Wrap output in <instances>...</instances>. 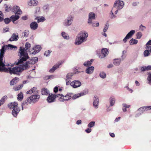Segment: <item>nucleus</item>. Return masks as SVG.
Listing matches in <instances>:
<instances>
[{
  "label": "nucleus",
  "instance_id": "37998d69",
  "mask_svg": "<svg viewBox=\"0 0 151 151\" xmlns=\"http://www.w3.org/2000/svg\"><path fill=\"white\" fill-rule=\"evenodd\" d=\"M95 122L94 121L90 122L88 125V127L90 128H92L94 126Z\"/></svg>",
  "mask_w": 151,
  "mask_h": 151
},
{
  "label": "nucleus",
  "instance_id": "a878e982",
  "mask_svg": "<svg viewBox=\"0 0 151 151\" xmlns=\"http://www.w3.org/2000/svg\"><path fill=\"white\" fill-rule=\"evenodd\" d=\"M38 59L37 57H33L31 58L30 61H28L27 62H29V63H28V65L30 64H35L37 63L38 61Z\"/></svg>",
  "mask_w": 151,
  "mask_h": 151
},
{
  "label": "nucleus",
  "instance_id": "dca6fc26",
  "mask_svg": "<svg viewBox=\"0 0 151 151\" xmlns=\"http://www.w3.org/2000/svg\"><path fill=\"white\" fill-rule=\"evenodd\" d=\"M19 39L18 34L17 33H13L11 37L9 39V41H17Z\"/></svg>",
  "mask_w": 151,
  "mask_h": 151
},
{
  "label": "nucleus",
  "instance_id": "2f4dec72",
  "mask_svg": "<svg viewBox=\"0 0 151 151\" xmlns=\"http://www.w3.org/2000/svg\"><path fill=\"white\" fill-rule=\"evenodd\" d=\"M110 106H112L114 105L115 102V98L114 97H111L109 99Z\"/></svg>",
  "mask_w": 151,
  "mask_h": 151
},
{
  "label": "nucleus",
  "instance_id": "052dcab7",
  "mask_svg": "<svg viewBox=\"0 0 151 151\" xmlns=\"http://www.w3.org/2000/svg\"><path fill=\"white\" fill-rule=\"evenodd\" d=\"M110 17L111 19H113L116 17V16L114 14L112 10H111V12Z\"/></svg>",
  "mask_w": 151,
  "mask_h": 151
},
{
  "label": "nucleus",
  "instance_id": "e433bc0d",
  "mask_svg": "<svg viewBox=\"0 0 151 151\" xmlns=\"http://www.w3.org/2000/svg\"><path fill=\"white\" fill-rule=\"evenodd\" d=\"M138 42L137 40L133 38L131 39L129 41V44L130 45L137 44Z\"/></svg>",
  "mask_w": 151,
  "mask_h": 151
},
{
  "label": "nucleus",
  "instance_id": "8fccbe9b",
  "mask_svg": "<svg viewBox=\"0 0 151 151\" xmlns=\"http://www.w3.org/2000/svg\"><path fill=\"white\" fill-rule=\"evenodd\" d=\"M109 27V24L108 23H106L105 24V26L104 27L103 31L104 32H105L107 31V30L108 29V28Z\"/></svg>",
  "mask_w": 151,
  "mask_h": 151
},
{
  "label": "nucleus",
  "instance_id": "c85d7f7f",
  "mask_svg": "<svg viewBox=\"0 0 151 151\" xmlns=\"http://www.w3.org/2000/svg\"><path fill=\"white\" fill-rule=\"evenodd\" d=\"M140 70L141 71L144 72L146 70H151V65H148L147 66H143L141 68Z\"/></svg>",
  "mask_w": 151,
  "mask_h": 151
},
{
  "label": "nucleus",
  "instance_id": "0eeeda50",
  "mask_svg": "<svg viewBox=\"0 0 151 151\" xmlns=\"http://www.w3.org/2000/svg\"><path fill=\"white\" fill-rule=\"evenodd\" d=\"M124 2L120 0H116L114 5L113 7L116 8L118 10L122 9L124 5Z\"/></svg>",
  "mask_w": 151,
  "mask_h": 151
},
{
  "label": "nucleus",
  "instance_id": "a19ab883",
  "mask_svg": "<svg viewBox=\"0 0 151 151\" xmlns=\"http://www.w3.org/2000/svg\"><path fill=\"white\" fill-rule=\"evenodd\" d=\"M7 98V97L6 96H4L2 97L0 100V104L1 105L4 103L5 100H6Z\"/></svg>",
  "mask_w": 151,
  "mask_h": 151
},
{
  "label": "nucleus",
  "instance_id": "603ef678",
  "mask_svg": "<svg viewBox=\"0 0 151 151\" xmlns=\"http://www.w3.org/2000/svg\"><path fill=\"white\" fill-rule=\"evenodd\" d=\"M100 77L102 78H106V73L104 72H101L99 74Z\"/></svg>",
  "mask_w": 151,
  "mask_h": 151
},
{
  "label": "nucleus",
  "instance_id": "3c124183",
  "mask_svg": "<svg viewBox=\"0 0 151 151\" xmlns=\"http://www.w3.org/2000/svg\"><path fill=\"white\" fill-rule=\"evenodd\" d=\"M4 14L1 11H0V22H2L4 20Z\"/></svg>",
  "mask_w": 151,
  "mask_h": 151
},
{
  "label": "nucleus",
  "instance_id": "774afa93",
  "mask_svg": "<svg viewBox=\"0 0 151 151\" xmlns=\"http://www.w3.org/2000/svg\"><path fill=\"white\" fill-rule=\"evenodd\" d=\"M9 30L8 27H6L4 28L3 32H8Z\"/></svg>",
  "mask_w": 151,
  "mask_h": 151
},
{
  "label": "nucleus",
  "instance_id": "423d86ee",
  "mask_svg": "<svg viewBox=\"0 0 151 151\" xmlns=\"http://www.w3.org/2000/svg\"><path fill=\"white\" fill-rule=\"evenodd\" d=\"M73 17L72 15H69L64 20L63 22V25L66 27L70 25L73 22Z\"/></svg>",
  "mask_w": 151,
  "mask_h": 151
},
{
  "label": "nucleus",
  "instance_id": "9d476101",
  "mask_svg": "<svg viewBox=\"0 0 151 151\" xmlns=\"http://www.w3.org/2000/svg\"><path fill=\"white\" fill-rule=\"evenodd\" d=\"M101 53L98 55L100 58H102L105 57L108 54L109 51L108 49L104 48L102 49L101 50Z\"/></svg>",
  "mask_w": 151,
  "mask_h": 151
},
{
  "label": "nucleus",
  "instance_id": "4468645a",
  "mask_svg": "<svg viewBox=\"0 0 151 151\" xmlns=\"http://www.w3.org/2000/svg\"><path fill=\"white\" fill-rule=\"evenodd\" d=\"M12 11L13 12L15 13V14L20 15L22 13V12L20 9V8L18 6H14L12 9Z\"/></svg>",
  "mask_w": 151,
  "mask_h": 151
},
{
  "label": "nucleus",
  "instance_id": "20e7f679",
  "mask_svg": "<svg viewBox=\"0 0 151 151\" xmlns=\"http://www.w3.org/2000/svg\"><path fill=\"white\" fill-rule=\"evenodd\" d=\"M17 46L11 44L3 45L1 49L0 50V62H2V61H3V57L4 56V53L6 49L10 48L11 50H12L13 48L17 49Z\"/></svg>",
  "mask_w": 151,
  "mask_h": 151
},
{
  "label": "nucleus",
  "instance_id": "f03ea898",
  "mask_svg": "<svg viewBox=\"0 0 151 151\" xmlns=\"http://www.w3.org/2000/svg\"><path fill=\"white\" fill-rule=\"evenodd\" d=\"M25 47H20L19 52L20 54V59L19 60V63H22L23 61H26L29 58L27 50H29L31 47V44L28 42H27L25 45Z\"/></svg>",
  "mask_w": 151,
  "mask_h": 151
},
{
  "label": "nucleus",
  "instance_id": "f257e3e1",
  "mask_svg": "<svg viewBox=\"0 0 151 151\" xmlns=\"http://www.w3.org/2000/svg\"><path fill=\"white\" fill-rule=\"evenodd\" d=\"M24 61H23L22 63H19L18 61L17 64L19 65L12 68H6L5 66H8L9 65V64L5 65L4 60L2 61V62H0V72L9 73L11 74L19 75L20 73L24 70L28 68V63H29V62H27L24 64Z\"/></svg>",
  "mask_w": 151,
  "mask_h": 151
},
{
  "label": "nucleus",
  "instance_id": "79ce46f5",
  "mask_svg": "<svg viewBox=\"0 0 151 151\" xmlns=\"http://www.w3.org/2000/svg\"><path fill=\"white\" fill-rule=\"evenodd\" d=\"M88 93V90L86 89L83 91L79 93L80 96H84Z\"/></svg>",
  "mask_w": 151,
  "mask_h": 151
},
{
  "label": "nucleus",
  "instance_id": "c9c22d12",
  "mask_svg": "<svg viewBox=\"0 0 151 151\" xmlns=\"http://www.w3.org/2000/svg\"><path fill=\"white\" fill-rule=\"evenodd\" d=\"M146 49H149L151 52V40H149L146 44Z\"/></svg>",
  "mask_w": 151,
  "mask_h": 151
},
{
  "label": "nucleus",
  "instance_id": "393cba45",
  "mask_svg": "<svg viewBox=\"0 0 151 151\" xmlns=\"http://www.w3.org/2000/svg\"><path fill=\"white\" fill-rule=\"evenodd\" d=\"M19 80V78L15 77L10 82V85L13 86L17 84Z\"/></svg>",
  "mask_w": 151,
  "mask_h": 151
},
{
  "label": "nucleus",
  "instance_id": "13d9d810",
  "mask_svg": "<svg viewBox=\"0 0 151 151\" xmlns=\"http://www.w3.org/2000/svg\"><path fill=\"white\" fill-rule=\"evenodd\" d=\"M51 52H52L51 51L49 50L45 51L44 53V55L46 57L49 56L50 55V53H51Z\"/></svg>",
  "mask_w": 151,
  "mask_h": 151
},
{
  "label": "nucleus",
  "instance_id": "bf43d9fd",
  "mask_svg": "<svg viewBox=\"0 0 151 151\" xmlns=\"http://www.w3.org/2000/svg\"><path fill=\"white\" fill-rule=\"evenodd\" d=\"M79 97H80L79 93L76 94L74 95L72 97V98L73 99H75Z\"/></svg>",
  "mask_w": 151,
  "mask_h": 151
},
{
  "label": "nucleus",
  "instance_id": "ddd939ff",
  "mask_svg": "<svg viewBox=\"0 0 151 151\" xmlns=\"http://www.w3.org/2000/svg\"><path fill=\"white\" fill-rule=\"evenodd\" d=\"M135 31L134 30H132L130 31L126 35L124 38L123 39V41L126 43L127 42V40L128 39L131 37L132 35L134 34Z\"/></svg>",
  "mask_w": 151,
  "mask_h": 151
},
{
  "label": "nucleus",
  "instance_id": "09e8293b",
  "mask_svg": "<svg viewBox=\"0 0 151 151\" xmlns=\"http://www.w3.org/2000/svg\"><path fill=\"white\" fill-rule=\"evenodd\" d=\"M147 83L151 85V73L149 74L147 78Z\"/></svg>",
  "mask_w": 151,
  "mask_h": 151
},
{
  "label": "nucleus",
  "instance_id": "680f3d73",
  "mask_svg": "<svg viewBox=\"0 0 151 151\" xmlns=\"http://www.w3.org/2000/svg\"><path fill=\"white\" fill-rule=\"evenodd\" d=\"M11 9L10 7H9L7 5H6L5 7V10L6 12H9L11 10Z\"/></svg>",
  "mask_w": 151,
  "mask_h": 151
},
{
  "label": "nucleus",
  "instance_id": "4be33fe9",
  "mask_svg": "<svg viewBox=\"0 0 151 151\" xmlns=\"http://www.w3.org/2000/svg\"><path fill=\"white\" fill-rule=\"evenodd\" d=\"M73 95V93H68L65 96H63V98L64 101H68L70 99Z\"/></svg>",
  "mask_w": 151,
  "mask_h": 151
},
{
  "label": "nucleus",
  "instance_id": "c03bdc74",
  "mask_svg": "<svg viewBox=\"0 0 151 151\" xmlns=\"http://www.w3.org/2000/svg\"><path fill=\"white\" fill-rule=\"evenodd\" d=\"M3 21H4L6 24H8L11 21V19L10 18H6L4 19Z\"/></svg>",
  "mask_w": 151,
  "mask_h": 151
},
{
  "label": "nucleus",
  "instance_id": "4c0bfd02",
  "mask_svg": "<svg viewBox=\"0 0 151 151\" xmlns=\"http://www.w3.org/2000/svg\"><path fill=\"white\" fill-rule=\"evenodd\" d=\"M122 110L124 112L127 111V108H129L130 107V105H127L126 103H123L122 104Z\"/></svg>",
  "mask_w": 151,
  "mask_h": 151
},
{
  "label": "nucleus",
  "instance_id": "6e6552de",
  "mask_svg": "<svg viewBox=\"0 0 151 151\" xmlns=\"http://www.w3.org/2000/svg\"><path fill=\"white\" fill-rule=\"evenodd\" d=\"M41 46L40 45H35L32 48V50H34L33 52H31V51L29 52L30 54L35 55L37 53L39 52L41 49Z\"/></svg>",
  "mask_w": 151,
  "mask_h": 151
},
{
  "label": "nucleus",
  "instance_id": "a211bd4d",
  "mask_svg": "<svg viewBox=\"0 0 151 151\" xmlns=\"http://www.w3.org/2000/svg\"><path fill=\"white\" fill-rule=\"evenodd\" d=\"M20 111V109L18 106L15 107V108L13 109L12 111V114L14 116L16 117L17 116Z\"/></svg>",
  "mask_w": 151,
  "mask_h": 151
},
{
  "label": "nucleus",
  "instance_id": "6ab92c4d",
  "mask_svg": "<svg viewBox=\"0 0 151 151\" xmlns=\"http://www.w3.org/2000/svg\"><path fill=\"white\" fill-rule=\"evenodd\" d=\"M30 27L32 30H35L37 28L38 24L37 22H33L30 23Z\"/></svg>",
  "mask_w": 151,
  "mask_h": 151
},
{
  "label": "nucleus",
  "instance_id": "39448f33",
  "mask_svg": "<svg viewBox=\"0 0 151 151\" xmlns=\"http://www.w3.org/2000/svg\"><path fill=\"white\" fill-rule=\"evenodd\" d=\"M40 98V96L39 95L35 94L31 96L29 98H28L26 100L27 104H30L31 103H35Z\"/></svg>",
  "mask_w": 151,
  "mask_h": 151
},
{
  "label": "nucleus",
  "instance_id": "9b49d317",
  "mask_svg": "<svg viewBox=\"0 0 151 151\" xmlns=\"http://www.w3.org/2000/svg\"><path fill=\"white\" fill-rule=\"evenodd\" d=\"M56 96L55 94L49 93L47 100L48 103H51L54 102Z\"/></svg>",
  "mask_w": 151,
  "mask_h": 151
},
{
  "label": "nucleus",
  "instance_id": "b1692460",
  "mask_svg": "<svg viewBox=\"0 0 151 151\" xmlns=\"http://www.w3.org/2000/svg\"><path fill=\"white\" fill-rule=\"evenodd\" d=\"M80 73V71H77L76 72H75L74 73H68L66 76V79H69V80H70V79H72V77L73 76L74 74H75L78 73Z\"/></svg>",
  "mask_w": 151,
  "mask_h": 151
},
{
  "label": "nucleus",
  "instance_id": "c756f323",
  "mask_svg": "<svg viewBox=\"0 0 151 151\" xmlns=\"http://www.w3.org/2000/svg\"><path fill=\"white\" fill-rule=\"evenodd\" d=\"M121 61V58L114 59L113 60L114 64L116 66H119L120 64Z\"/></svg>",
  "mask_w": 151,
  "mask_h": 151
},
{
  "label": "nucleus",
  "instance_id": "e2e57ef3",
  "mask_svg": "<svg viewBox=\"0 0 151 151\" xmlns=\"http://www.w3.org/2000/svg\"><path fill=\"white\" fill-rule=\"evenodd\" d=\"M65 80L66 81V85L68 86L69 85H70V83L71 82V81L70 80H69V79H65Z\"/></svg>",
  "mask_w": 151,
  "mask_h": 151
},
{
  "label": "nucleus",
  "instance_id": "ea45409f",
  "mask_svg": "<svg viewBox=\"0 0 151 151\" xmlns=\"http://www.w3.org/2000/svg\"><path fill=\"white\" fill-rule=\"evenodd\" d=\"M35 19L37 20V22L39 23L40 22H43L45 19V18L43 17H37L35 18Z\"/></svg>",
  "mask_w": 151,
  "mask_h": 151
},
{
  "label": "nucleus",
  "instance_id": "58836bf2",
  "mask_svg": "<svg viewBox=\"0 0 151 151\" xmlns=\"http://www.w3.org/2000/svg\"><path fill=\"white\" fill-rule=\"evenodd\" d=\"M41 93L42 95H47L49 94V91L47 89L44 88L41 90Z\"/></svg>",
  "mask_w": 151,
  "mask_h": 151
},
{
  "label": "nucleus",
  "instance_id": "72a5a7b5",
  "mask_svg": "<svg viewBox=\"0 0 151 151\" xmlns=\"http://www.w3.org/2000/svg\"><path fill=\"white\" fill-rule=\"evenodd\" d=\"M56 98H58V100L60 101H64V99L63 98V95L61 94H59L58 95H55Z\"/></svg>",
  "mask_w": 151,
  "mask_h": 151
},
{
  "label": "nucleus",
  "instance_id": "864d4df0",
  "mask_svg": "<svg viewBox=\"0 0 151 151\" xmlns=\"http://www.w3.org/2000/svg\"><path fill=\"white\" fill-rule=\"evenodd\" d=\"M31 89L33 91V93L34 94H37L38 93V90L37 89L36 87H34Z\"/></svg>",
  "mask_w": 151,
  "mask_h": 151
},
{
  "label": "nucleus",
  "instance_id": "5701e85b",
  "mask_svg": "<svg viewBox=\"0 0 151 151\" xmlns=\"http://www.w3.org/2000/svg\"><path fill=\"white\" fill-rule=\"evenodd\" d=\"M18 104L17 102H14L13 103H10L8 105V107L10 109H14L15 107L18 106Z\"/></svg>",
  "mask_w": 151,
  "mask_h": 151
},
{
  "label": "nucleus",
  "instance_id": "7c9ffc66",
  "mask_svg": "<svg viewBox=\"0 0 151 151\" xmlns=\"http://www.w3.org/2000/svg\"><path fill=\"white\" fill-rule=\"evenodd\" d=\"M93 61V59H91L90 61H87L84 63L83 65L86 67H89L91 65Z\"/></svg>",
  "mask_w": 151,
  "mask_h": 151
},
{
  "label": "nucleus",
  "instance_id": "f3484780",
  "mask_svg": "<svg viewBox=\"0 0 151 151\" xmlns=\"http://www.w3.org/2000/svg\"><path fill=\"white\" fill-rule=\"evenodd\" d=\"M93 106L95 108L97 109L98 108L99 98L97 96H95L93 99Z\"/></svg>",
  "mask_w": 151,
  "mask_h": 151
},
{
  "label": "nucleus",
  "instance_id": "aec40b11",
  "mask_svg": "<svg viewBox=\"0 0 151 151\" xmlns=\"http://www.w3.org/2000/svg\"><path fill=\"white\" fill-rule=\"evenodd\" d=\"M38 2L37 0H32L29 1L28 2V5L29 6H36L37 5Z\"/></svg>",
  "mask_w": 151,
  "mask_h": 151
},
{
  "label": "nucleus",
  "instance_id": "bb28decb",
  "mask_svg": "<svg viewBox=\"0 0 151 151\" xmlns=\"http://www.w3.org/2000/svg\"><path fill=\"white\" fill-rule=\"evenodd\" d=\"M19 16L17 15H13L11 16L10 18L14 23L15 21L18 20L19 18Z\"/></svg>",
  "mask_w": 151,
  "mask_h": 151
},
{
  "label": "nucleus",
  "instance_id": "f704fd0d",
  "mask_svg": "<svg viewBox=\"0 0 151 151\" xmlns=\"http://www.w3.org/2000/svg\"><path fill=\"white\" fill-rule=\"evenodd\" d=\"M43 10L46 12H48L50 9V5L48 4H46L43 6L42 7Z\"/></svg>",
  "mask_w": 151,
  "mask_h": 151
},
{
  "label": "nucleus",
  "instance_id": "7ed1b4c3",
  "mask_svg": "<svg viewBox=\"0 0 151 151\" xmlns=\"http://www.w3.org/2000/svg\"><path fill=\"white\" fill-rule=\"evenodd\" d=\"M88 36V33L86 31H82L78 33L76 37L75 44L80 45L86 41Z\"/></svg>",
  "mask_w": 151,
  "mask_h": 151
},
{
  "label": "nucleus",
  "instance_id": "cd10ccee",
  "mask_svg": "<svg viewBox=\"0 0 151 151\" xmlns=\"http://www.w3.org/2000/svg\"><path fill=\"white\" fill-rule=\"evenodd\" d=\"M60 64H56L54 65L52 68L50 69L49 70V72L50 73H53L54 71L59 67Z\"/></svg>",
  "mask_w": 151,
  "mask_h": 151
},
{
  "label": "nucleus",
  "instance_id": "de8ad7c7",
  "mask_svg": "<svg viewBox=\"0 0 151 151\" xmlns=\"http://www.w3.org/2000/svg\"><path fill=\"white\" fill-rule=\"evenodd\" d=\"M23 84H21L20 85L18 86H17L14 87V89L15 91H18L21 89L23 87Z\"/></svg>",
  "mask_w": 151,
  "mask_h": 151
},
{
  "label": "nucleus",
  "instance_id": "0e129e2a",
  "mask_svg": "<svg viewBox=\"0 0 151 151\" xmlns=\"http://www.w3.org/2000/svg\"><path fill=\"white\" fill-rule=\"evenodd\" d=\"M144 28L145 29L146 27L142 25V24H141L140 26H139V29H140L142 31H143L144 30Z\"/></svg>",
  "mask_w": 151,
  "mask_h": 151
},
{
  "label": "nucleus",
  "instance_id": "4d7b16f0",
  "mask_svg": "<svg viewBox=\"0 0 151 151\" xmlns=\"http://www.w3.org/2000/svg\"><path fill=\"white\" fill-rule=\"evenodd\" d=\"M142 34L141 32H138L136 34L137 38L138 39H140L142 36Z\"/></svg>",
  "mask_w": 151,
  "mask_h": 151
},
{
  "label": "nucleus",
  "instance_id": "5fc2aeb1",
  "mask_svg": "<svg viewBox=\"0 0 151 151\" xmlns=\"http://www.w3.org/2000/svg\"><path fill=\"white\" fill-rule=\"evenodd\" d=\"M23 33L24 34V37H27L28 36V35L29 34V32L28 30H25L23 32Z\"/></svg>",
  "mask_w": 151,
  "mask_h": 151
},
{
  "label": "nucleus",
  "instance_id": "49530a36",
  "mask_svg": "<svg viewBox=\"0 0 151 151\" xmlns=\"http://www.w3.org/2000/svg\"><path fill=\"white\" fill-rule=\"evenodd\" d=\"M147 50L144 51V55L145 57L148 56L150 54V50L149 49H146Z\"/></svg>",
  "mask_w": 151,
  "mask_h": 151
},
{
  "label": "nucleus",
  "instance_id": "f8f14e48",
  "mask_svg": "<svg viewBox=\"0 0 151 151\" xmlns=\"http://www.w3.org/2000/svg\"><path fill=\"white\" fill-rule=\"evenodd\" d=\"M81 85V83L78 80H75L72 82L70 85L74 88H76L80 87Z\"/></svg>",
  "mask_w": 151,
  "mask_h": 151
},
{
  "label": "nucleus",
  "instance_id": "338daca9",
  "mask_svg": "<svg viewBox=\"0 0 151 151\" xmlns=\"http://www.w3.org/2000/svg\"><path fill=\"white\" fill-rule=\"evenodd\" d=\"M53 76L52 75H50L47 76L46 77V78L47 79H49L50 78H52Z\"/></svg>",
  "mask_w": 151,
  "mask_h": 151
},
{
  "label": "nucleus",
  "instance_id": "2eb2a0df",
  "mask_svg": "<svg viewBox=\"0 0 151 151\" xmlns=\"http://www.w3.org/2000/svg\"><path fill=\"white\" fill-rule=\"evenodd\" d=\"M95 14L93 12H90L88 14V23L90 24L92 23V19H95Z\"/></svg>",
  "mask_w": 151,
  "mask_h": 151
},
{
  "label": "nucleus",
  "instance_id": "473e14b6",
  "mask_svg": "<svg viewBox=\"0 0 151 151\" xmlns=\"http://www.w3.org/2000/svg\"><path fill=\"white\" fill-rule=\"evenodd\" d=\"M61 35L63 38L66 40H68L70 38L68 35L64 32H63L61 33Z\"/></svg>",
  "mask_w": 151,
  "mask_h": 151
},
{
  "label": "nucleus",
  "instance_id": "1a4fd4ad",
  "mask_svg": "<svg viewBox=\"0 0 151 151\" xmlns=\"http://www.w3.org/2000/svg\"><path fill=\"white\" fill-rule=\"evenodd\" d=\"M151 109V106H143L140 108L138 110V111H140V113L138 114H137L136 115V116L137 117L139 116V115L143 113L144 111H147L148 109Z\"/></svg>",
  "mask_w": 151,
  "mask_h": 151
},
{
  "label": "nucleus",
  "instance_id": "6e6d98bb",
  "mask_svg": "<svg viewBox=\"0 0 151 151\" xmlns=\"http://www.w3.org/2000/svg\"><path fill=\"white\" fill-rule=\"evenodd\" d=\"M26 102H27V101L26 100L24 102H23V103L22 104V110H23V108L24 107L25 108L26 106V105H28L29 104H27V103Z\"/></svg>",
  "mask_w": 151,
  "mask_h": 151
},
{
  "label": "nucleus",
  "instance_id": "69168bd1",
  "mask_svg": "<svg viewBox=\"0 0 151 151\" xmlns=\"http://www.w3.org/2000/svg\"><path fill=\"white\" fill-rule=\"evenodd\" d=\"M91 129L88 128L85 130V132L87 133H89L91 132Z\"/></svg>",
  "mask_w": 151,
  "mask_h": 151
},
{
  "label": "nucleus",
  "instance_id": "a18cd8bd",
  "mask_svg": "<svg viewBox=\"0 0 151 151\" xmlns=\"http://www.w3.org/2000/svg\"><path fill=\"white\" fill-rule=\"evenodd\" d=\"M23 93L22 92L20 93H19L18 95L17 99L18 100L21 101L23 99Z\"/></svg>",
  "mask_w": 151,
  "mask_h": 151
},
{
  "label": "nucleus",
  "instance_id": "412c9836",
  "mask_svg": "<svg viewBox=\"0 0 151 151\" xmlns=\"http://www.w3.org/2000/svg\"><path fill=\"white\" fill-rule=\"evenodd\" d=\"M94 70V67L92 66L89 67L87 68L86 70V73L91 74L93 72Z\"/></svg>",
  "mask_w": 151,
  "mask_h": 151
}]
</instances>
